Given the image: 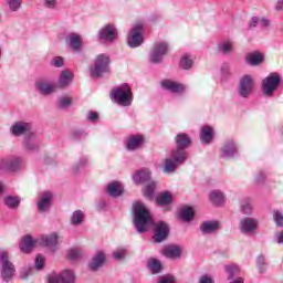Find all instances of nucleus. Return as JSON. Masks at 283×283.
Here are the masks:
<instances>
[{
	"instance_id": "473e14b6",
	"label": "nucleus",
	"mask_w": 283,
	"mask_h": 283,
	"mask_svg": "<svg viewBox=\"0 0 283 283\" xmlns=\"http://www.w3.org/2000/svg\"><path fill=\"white\" fill-rule=\"evenodd\" d=\"M32 249H34V240L32 239V237H23L22 242L20 244V251H22V253H30Z\"/></svg>"
},
{
	"instance_id": "37998d69",
	"label": "nucleus",
	"mask_w": 283,
	"mask_h": 283,
	"mask_svg": "<svg viewBox=\"0 0 283 283\" xmlns=\"http://www.w3.org/2000/svg\"><path fill=\"white\" fill-rule=\"evenodd\" d=\"M241 211L245 216H251V213L253 212V203H251V199H245L241 203Z\"/></svg>"
},
{
	"instance_id": "a18cd8bd",
	"label": "nucleus",
	"mask_w": 283,
	"mask_h": 283,
	"mask_svg": "<svg viewBox=\"0 0 283 283\" xmlns=\"http://www.w3.org/2000/svg\"><path fill=\"white\" fill-rule=\"evenodd\" d=\"M180 67L182 70H191V67H193V60H191V57H189L187 55L181 57Z\"/></svg>"
},
{
	"instance_id": "bb28decb",
	"label": "nucleus",
	"mask_w": 283,
	"mask_h": 283,
	"mask_svg": "<svg viewBox=\"0 0 283 283\" xmlns=\"http://www.w3.org/2000/svg\"><path fill=\"white\" fill-rule=\"evenodd\" d=\"M220 229V222L218 221H205L200 226V231L203 235L216 233Z\"/></svg>"
},
{
	"instance_id": "3c124183",
	"label": "nucleus",
	"mask_w": 283,
	"mask_h": 283,
	"mask_svg": "<svg viewBox=\"0 0 283 283\" xmlns=\"http://www.w3.org/2000/svg\"><path fill=\"white\" fill-rule=\"evenodd\" d=\"M43 266H45V258H43L41 254H38L35 258V270L41 271L43 270Z\"/></svg>"
},
{
	"instance_id": "79ce46f5",
	"label": "nucleus",
	"mask_w": 283,
	"mask_h": 283,
	"mask_svg": "<svg viewBox=\"0 0 283 283\" xmlns=\"http://www.w3.org/2000/svg\"><path fill=\"white\" fill-rule=\"evenodd\" d=\"M22 4L23 0H7V6L10 12H19V10H21Z\"/></svg>"
},
{
	"instance_id": "5701e85b",
	"label": "nucleus",
	"mask_w": 283,
	"mask_h": 283,
	"mask_svg": "<svg viewBox=\"0 0 283 283\" xmlns=\"http://www.w3.org/2000/svg\"><path fill=\"white\" fill-rule=\"evenodd\" d=\"M164 255L168 260H180L182 258V249L180 245H168L164 249Z\"/></svg>"
},
{
	"instance_id": "ddd939ff",
	"label": "nucleus",
	"mask_w": 283,
	"mask_h": 283,
	"mask_svg": "<svg viewBox=\"0 0 283 283\" xmlns=\"http://www.w3.org/2000/svg\"><path fill=\"white\" fill-rule=\"evenodd\" d=\"M239 229L241 233H244L245 235L255 233V230L258 229V221L254 218L244 217L239 222Z\"/></svg>"
},
{
	"instance_id": "1a4fd4ad",
	"label": "nucleus",
	"mask_w": 283,
	"mask_h": 283,
	"mask_svg": "<svg viewBox=\"0 0 283 283\" xmlns=\"http://www.w3.org/2000/svg\"><path fill=\"white\" fill-rule=\"evenodd\" d=\"M76 275L72 270H64L61 273H51L48 277V283H74Z\"/></svg>"
},
{
	"instance_id": "393cba45",
	"label": "nucleus",
	"mask_w": 283,
	"mask_h": 283,
	"mask_svg": "<svg viewBox=\"0 0 283 283\" xmlns=\"http://www.w3.org/2000/svg\"><path fill=\"white\" fill-rule=\"evenodd\" d=\"M23 147L27 151H39V140L34 133L24 137Z\"/></svg>"
},
{
	"instance_id": "9d476101",
	"label": "nucleus",
	"mask_w": 283,
	"mask_h": 283,
	"mask_svg": "<svg viewBox=\"0 0 283 283\" xmlns=\"http://www.w3.org/2000/svg\"><path fill=\"white\" fill-rule=\"evenodd\" d=\"M23 163L19 157H8L0 159V171H9V174H14L19 171Z\"/></svg>"
},
{
	"instance_id": "a19ab883",
	"label": "nucleus",
	"mask_w": 283,
	"mask_h": 283,
	"mask_svg": "<svg viewBox=\"0 0 283 283\" xmlns=\"http://www.w3.org/2000/svg\"><path fill=\"white\" fill-rule=\"evenodd\" d=\"M226 273H228V280H233L240 273V266L237 264L226 265Z\"/></svg>"
},
{
	"instance_id": "2f4dec72",
	"label": "nucleus",
	"mask_w": 283,
	"mask_h": 283,
	"mask_svg": "<svg viewBox=\"0 0 283 283\" xmlns=\"http://www.w3.org/2000/svg\"><path fill=\"white\" fill-rule=\"evenodd\" d=\"M218 51L224 56L233 54V42L231 40H224L218 44Z\"/></svg>"
},
{
	"instance_id": "2eb2a0df",
	"label": "nucleus",
	"mask_w": 283,
	"mask_h": 283,
	"mask_svg": "<svg viewBox=\"0 0 283 283\" xmlns=\"http://www.w3.org/2000/svg\"><path fill=\"white\" fill-rule=\"evenodd\" d=\"M99 41H116V36H118V31L116 30V27L113 24H106L104 25L97 34Z\"/></svg>"
},
{
	"instance_id": "72a5a7b5",
	"label": "nucleus",
	"mask_w": 283,
	"mask_h": 283,
	"mask_svg": "<svg viewBox=\"0 0 283 283\" xmlns=\"http://www.w3.org/2000/svg\"><path fill=\"white\" fill-rule=\"evenodd\" d=\"M4 205L8 209H19V206L21 205V197L7 196L4 198Z\"/></svg>"
},
{
	"instance_id": "864d4df0",
	"label": "nucleus",
	"mask_w": 283,
	"mask_h": 283,
	"mask_svg": "<svg viewBox=\"0 0 283 283\" xmlns=\"http://www.w3.org/2000/svg\"><path fill=\"white\" fill-rule=\"evenodd\" d=\"M67 258L69 260H78L81 258V251H78V249H71L67 252Z\"/></svg>"
},
{
	"instance_id": "e433bc0d",
	"label": "nucleus",
	"mask_w": 283,
	"mask_h": 283,
	"mask_svg": "<svg viewBox=\"0 0 283 283\" xmlns=\"http://www.w3.org/2000/svg\"><path fill=\"white\" fill-rule=\"evenodd\" d=\"M147 266L153 275H157V273L163 271V263L157 259H150L147 263Z\"/></svg>"
},
{
	"instance_id": "5fc2aeb1",
	"label": "nucleus",
	"mask_w": 283,
	"mask_h": 283,
	"mask_svg": "<svg viewBox=\"0 0 283 283\" xmlns=\"http://www.w3.org/2000/svg\"><path fill=\"white\" fill-rule=\"evenodd\" d=\"M83 167H87V157H82L80 160L73 166L74 171H78V169H83Z\"/></svg>"
},
{
	"instance_id": "c756f323",
	"label": "nucleus",
	"mask_w": 283,
	"mask_h": 283,
	"mask_svg": "<svg viewBox=\"0 0 283 283\" xmlns=\"http://www.w3.org/2000/svg\"><path fill=\"white\" fill-rule=\"evenodd\" d=\"M200 140L203 145H210L213 140V129L210 126H203L201 128Z\"/></svg>"
},
{
	"instance_id": "774afa93",
	"label": "nucleus",
	"mask_w": 283,
	"mask_h": 283,
	"mask_svg": "<svg viewBox=\"0 0 283 283\" xmlns=\"http://www.w3.org/2000/svg\"><path fill=\"white\" fill-rule=\"evenodd\" d=\"M230 283H244V279L237 277L235 280L231 281Z\"/></svg>"
},
{
	"instance_id": "7ed1b4c3",
	"label": "nucleus",
	"mask_w": 283,
	"mask_h": 283,
	"mask_svg": "<svg viewBox=\"0 0 283 283\" xmlns=\"http://www.w3.org/2000/svg\"><path fill=\"white\" fill-rule=\"evenodd\" d=\"M111 98L115 99L117 105L122 107H129L134 101V92H132V86L129 84H122L120 86L114 88L111 92Z\"/></svg>"
},
{
	"instance_id": "e2e57ef3",
	"label": "nucleus",
	"mask_w": 283,
	"mask_h": 283,
	"mask_svg": "<svg viewBox=\"0 0 283 283\" xmlns=\"http://www.w3.org/2000/svg\"><path fill=\"white\" fill-rule=\"evenodd\" d=\"M20 277L22 280H28V277H30V268H24L20 273Z\"/></svg>"
},
{
	"instance_id": "412c9836",
	"label": "nucleus",
	"mask_w": 283,
	"mask_h": 283,
	"mask_svg": "<svg viewBox=\"0 0 283 283\" xmlns=\"http://www.w3.org/2000/svg\"><path fill=\"white\" fill-rule=\"evenodd\" d=\"M145 143V138L142 135H133L127 139L126 149L128 151H136V149H140Z\"/></svg>"
},
{
	"instance_id": "58836bf2",
	"label": "nucleus",
	"mask_w": 283,
	"mask_h": 283,
	"mask_svg": "<svg viewBox=\"0 0 283 283\" xmlns=\"http://www.w3.org/2000/svg\"><path fill=\"white\" fill-rule=\"evenodd\" d=\"M193 208L191 207H185L181 208L180 212H179V218H181L184 220V222H191V220H193Z\"/></svg>"
},
{
	"instance_id": "de8ad7c7",
	"label": "nucleus",
	"mask_w": 283,
	"mask_h": 283,
	"mask_svg": "<svg viewBox=\"0 0 283 283\" xmlns=\"http://www.w3.org/2000/svg\"><path fill=\"white\" fill-rule=\"evenodd\" d=\"M70 105H72V97L62 96L59 98L60 109H66Z\"/></svg>"
},
{
	"instance_id": "20e7f679",
	"label": "nucleus",
	"mask_w": 283,
	"mask_h": 283,
	"mask_svg": "<svg viewBox=\"0 0 283 283\" xmlns=\"http://www.w3.org/2000/svg\"><path fill=\"white\" fill-rule=\"evenodd\" d=\"M17 269L10 260V254L7 251H0V275L3 282H10L14 277Z\"/></svg>"
},
{
	"instance_id": "052dcab7",
	"label": "nucleus",
	"mask_w": 283,
	"mask_h": 283,
	"mask_svg": "<svg viewBox=\"0 0 283 283\" xmlns=\"http://www.w3.org/2000/svg\"><path fill=\"white\" fill-rule=\"evenodd\" d=\"M198 283H214L213 279L207 274L201 275Z\"/></svg>"
},
{
	"instance_id": "680f3d73",
	"label": "nucleus",
	"mask_w": 283,
	"mask_h": 283,
	"mask_svg": "<svg viewBox=\"0 0 283 283\" xmlns=\"http://www.w3.org/2000/svg\"><path fill=\"white\" fill-rule=\"evenodd\" d=\"M258 25H260V18L252 17V19L249 23V28H258Z\"/></svg>"
},
{
	"instance_id": "8fccbe9b",
	"label": "nucleus",
	"mask_w": 283,
	"mask_h": 283,
	"mask_svg": "<svg viewBox=\"0 0 283 283\" xmlns=\"http://www.w3.org/2000/svg\"><path fill=\"white\" fill-rule=\"evenodd\" d=\"M125 255H127V249H125V248H118L117 250H115L113 252V258L115 260H123V258H125Z\"/></svg>"
},
{
	"instance_id": "f03ea898",
	"label": "nucleus",
	"mask_w": 283,
	"mask_h": 283,
	"mask_svg": "<svg viewBox=\"0 0 283 283\" xmlns=\"http://www.w3.org/2000/svg\"><path fill=\"white\" fill-rule=\"evenodd\" d=\"M188 155L182 148H174L170 150V157L164 159V166L161 167V171L164 174H176V170L180 165H185Z\"/></svg>"
},
{
	"instance_id": "a878e982",
	"label": "nucleus",
	"mask_w": 283,
	"mask_h": 283,
	"mask_svg": "<svg viewBox=\"0 0 283 283\" xmlns=\"http://www.w3.org/2000/svg\"><path fill=\"white\" fill-rule=\"evenodd\" d=\"M245 62L248 65H252L253 67L262 65V63H264V54L258 51L248 53L245 56Z\"/></svg>"
},
{
	"instance_id": "ea45409f",
	"label": "nucleus",
	"mask_w": 283,
	"mask_h": 283,
	"mask_svg": "<svg viewBox=\"0 0 283 283\" xmlns=\"http://www.w3.org/2000/svg\"><path fill=\"white\" fill-rule=\"evenodd\" d=\"M85 221V213L82 210H75L71 216V224L78 227L82 222Z\"/></svg>"
},
{
	"instance_id": "c03bdc74",
	"label": "nucleus",
	"mask_w": 283,
	"mask_h": 283,
	"mask_svg": "<svg viewBox=\"0 0 283 283\" xmlns=\"http://www.w3.org/2000/svg\"><path fill=\"white\" fill-rule=\"evenodd\" d=\"M156 191V182L155 181H150L144 191V196L146 198H154V192Z\"/></svg>"
},
{
	"instance_id": "0e129e2a",
	"label": "nucleus",
	"mask_w": 283,
	"mask_h": 283,
	"mask_svg": "<svg viewBox=\"0 0 283 283\" xmlns=\"http://www.w3.org/2000/svg\"><path fill=\"white\" fill-rule=\"evenodd\" d=\"M259 25H261V28H269V25H271V21L266 18H261L259 19Z\"/></svg>"
},
{
	"instance_id": "aec40b11",
	"label": "nucleus",
	"mask_w": 283,
	"mask_h": 283,
	"mask_svg": "<svg viewBox=\"0 0 283 283\" xmlns=\"http://www.w3.org/2000/svg\"><path fill=\"white\" fill-rule=\"evenodd\" d=\"M105 253L103 251H98L90 261L88 263V270L96 272L98 269L103 268V264H105Z\"/></svg>"
},
{
	"instance_id": "9b49d317",
	"label": "nucleus",
	"mask_w": 283,
	"mask_h": 283,
	"mask_svg": "<svg viewBox=\"0 0 283 283\" xmlns=\"http://www.w3.org/2000/svg\"><path fill=\"white\" fill-rule=\"evenodd\" d=\"M129 48H140L143 45V25L136 24L127 36Z\"/></svg>"
},
{
	"instance_id": "dca6fc26",
	"label": "nucleus",
	"mask_w": 283,
	"mask_h": 283,
	"mask_svg": "<svg viewBox=\"0 0 283 283\" xmlns=\"http://www.w3.org/2000/svg\"><path fill=\"white\" fill-rule=\"evenodd\" d=\"M66 45L72 52H81L83 50V38L78 33H70L66 35Z\"/></svg>"
},
{
	"instance_id": "4d7b16f0",
	"label": "nucleus",
	"mask_w": 283,
	"mask_h": 283,
	"mask_svg": "<svg viewBox=\"0 0 283 283\" xmlns=\"http://www.w3.org/2000/svg\"><path fill=\"white\" fill-rule=\"evenodd\" d=\"M51 65L54 67H63V57L56 56L52 60Z\"/></svg>"
},
{
	"instance_id": "6e6d98bb",
	"label": "nucleus",
	"mask_w": 283,
	"mask_h": 283,
	"mask_svg": "<svg viewBox=\"0 0 283 283\" xmlns=\"http://www.w3.org/2000/svg\"><path fill=\"white\" fill-rule=\"evenodd\" d=\"M254 182L255 185H264V182H266V175H264V172H259Z\"/></svg>"
},
{
	"instance_id": "09e8293b",
	"label": "nucleus",
	"mask_w": 283,
	"mask_h": 283,
	"mask_svg": "<svg viewBox=\"0 0 283 283\" xmlns=\"http://www.w3.org/2000/svg\"><path fill=\"white\" fill-rule=\"evenodd\" d=\"M256 266L260 273H264V271H266V259L263 255L258 256Z\"/></svg>"
},
{
	"instance_id": "4468645a",
	"label": "nucleus",
	"mask_w": 283,
	"mask_h": 283,
	"mask_svg": "<svg viewBox=\"0 0 283 283\" xmlns=\"http://www.w3.org/2000/svg\"><path fill=\"white\" fill-rule=\"evenodd\" d=\"M169 237V226L165 221H158L155 223V234L154 240L155 242H165Z\"/></svg>"
},
{
	"instance_id": "f8f14e48",
	"label": "nucleus",
	"mask_w": 283,
	"mask_h": 283,
	"mask_svg": "<svg viewBox=\"0 0 283 283\" xmlns=\"http://www.w3.org/2000/svg\"><path fill=\"white\" fill-rule=\"evenodd\" d=\"M10 133L12 136H30L32 133V124L28 122H15L11 128Z\"/></svg>"
},
{
	"instance_id": "f704fd0d",
	"label": "nucleus",
	"mask_w": 283,
	"mask_h": 283,
	"mask_svg": "<svg viewBox=\"0 0 283 283\" xmlns=\"http://www.w3.org/2000/svg\"><path fill=\"white\" fill-rule=\"evenodd\" d=\"M171 200H174V197L169 191L163 192L156 198V202L159 207H166V205H171Z\"/></svg>"
},
{
	"instance_id": "bf43d9fd",
	"label": "nucleus",
	"mask_w": 283,
	"mask_h": 283,
	"mask_svg": "<svg viewBox=\"0 0 283 283\" xmlns=\"http://www.w3.org/2000/svg\"><path fill=\"white\" fill-rule=\"evenodd\" d=\"M87 120H91V123H96V120H98V113L90 112L87 114Z\"/></svg>"
},
{
	"instance_id": "13d9d810",
	"label": "nucleus",
	"mask_w": 283,
	"mask_h": 283,
	"mask_svg": "<svg viewBox=\"0 0 283 283\" xmlns=\"http://www.w3.org/2000/svg\"><path fill=\"white\" fill-rule=\"evenodd\" d=\"M45 8H49L50 10H54L56 6H59V2L56 0H44Z\"/></svg>"
},
{
	"instance_id": "4be33fe9",
	"label": "nucleus",
	"mask_w": 283,
	"mask_h": 283,
	"mask_svg": "<svg viewBox=\"0 0 283 283\" xmlns=\"http://www.w3.org/2000/svg\"><path fill=\"white\" fill-rule=\"evenodd\" d=\"M40 244H42V247H49L52 251H56V247H59V234L53 232L42 237Z\"/></svg>"
},
{
	"instance_id": "cd10ccee",
	"label": "nucleus",
	"mask_w": 283,
	"mask_h": 283,
	"mask_svg": "<svg viewBox=\"0 0 283 283\" xmlns=\"http://www.w3.org/2000/svg\"><path fill=\"white\" fill-rule=\"evenodd\" d=\"M175 143L178 149H188L191 146V137L185 133H179L175 137Z\"/></svg>"
},
{
	"instance_id": "423d86ee",
	"label": "nucleus",
	"mask_w": 283,
	"mask_h": 283,
	"mask_svg": "<svg viewBox=\"0 0 283 283\" xmlns=\"http://www.w3.org/2000/svg\"><path fill=\"white\" fill-rule=\"evenodd\" d=\"M282 84V76L277 72L271 73L262 81V92L264 96H273V92Z\"/></svg>"
},
{
	"instance_id": "6e6552de",
	"label": "nucleus",
	"mask_w": 283,
	"mask_h": 283,
	"mask_svg": "<svg viewBox=\"0 0 283 283\" xmlns=\"http://www.w3.org/2000/svg\"><path fill=\"white\" fill-rule=\"evenodd\" d=\"M253 87H255V82H253V76L244 75L239 81L238 94L241 98H249L253 94Z\"/></svg>"
},
{
	"instance_id": "603ef678",
	"label": "nucleus",
	"mask_w": 283,
	"mask_h": 283,
	"mask_svg": "<svg viewBox=\"0 0 283 283\" xmlns=\"http://www.w3.org/2000/svg\"><path fill=\"white\" fill-rule=\"evenodd\" d=\"M273 219H274L276 227H280V228L283 227V213L282 212H280L279 210L274 211Z\"/></svg>"
},
{
	"instance_id": "b1692460",
	"label": "nucleus",
	"mask_w": 283,
	"mask_h": 283,
	"mask_svg": "<svg viewBox=\"0 0 283 283\" xmlns=\"http://www.w3.org/2000/svg\"><path fill=\"white\" fill-rule=\"evenodd\" d=\"M52 205V192H43L40 200L36 202L38 210L40 213H45Z\"/></svg>"
},
{
	"instance_id": "338daca9",
	"label": "nucleus",
	"mask_w": 283,
	"mask_h": 283,
	"mask_svg": "<svg viewBox=\"0 0 283 283\" xmlns=\"http://www.w3.org/2000/svg\"><path fill=\"white\" fill-rule=\"evenodd\" d=\"M275 10L277 11L283 10V0H279L276 2Z\"/></svg>"
},
{
	"instance_id": "0eeeda50",
	"label": "nucleus",
	"mask_w": 283,
	"mask_h": 283,
	"mask_svg": "<svg viewBox=\"0 0 283 283\" xmlns=\"http://www.w3.org/2000/svg\"><path fill=\"white\" fill-rule=\"evenodd\" d=\"M167 52H169V44L167 42L156 43L149 54L150 63L155 65L163 63Z\"/></svg>"
},
{
	"instance_id": "39448f33",
	"label": "nucleus",
	"mask_w": 283,
	"mask_h": 283,
	"mask_svg": "<svg viewBox=\"0 0 283 283\" xmlns=\"http://www.w3.org/2000/svg\"><path fill=\"white\" fill-rule=\"evenodd\" d=\"M90 72L93 78H101L103 74H107L109 72V56L106 54L97 55L94 66L90 67Z\"/></svg>"
},
{
	"instance_id": "c9c22d12",
	"label": "nucleus",
	"mask_w": 283,
	"mask_h": 283,
	"mask_svg": "<svg viewBox=\"0 0 283 283\" xmlns=\"http://www.w3.org/2000/svg\"><path fill=\"white\" fill-rule=\"evenodd\" d=\"M74 76L70 73V71H62L60 78H59V86L60 87H67L70 83H72V80Z\"/></svg>"
},
{
	"instance_id": "6ab92c4d",
	"label": "nucleus",
	"mask_w": 283,
	"mask_h": 283,
	"mask_svg": "<svg viewBox=\"0 0 283 283\" xmlns=\"http://www.w3.org/2000/svg\"><path fill=\"white\" fill-rule=\"evenodd\" d=\"M35 90L42 96H50V94H54V92H56V85L45 80H40L35 82Z\"/></svg>"
},
{
	"instance_id": "a211bd4d",
	"label": "nucleus",
	"mask_w": 283,
	"mask_h": 283,
	"mask_svg": "<svg viewBox=\"0 0 283 283\" xmlns=\"http://www.w3.org/2000/svg\"><path fill=\"white\" fill-rule=\"evenodd\" d=\"M237 154L238 146H235V143L233 140L226 142L220 149V156L226 160L233 158V156H235Z\"/></svg>"
},
{
	"instance_id": "7c9ffc66",
	"label": "nucleus",
	"mask_w": 283,
	"mask_h": 283,
	"mask_svg": "<svg viewBox=\"0 0 283 283\" xmlns=\"http://www.w3.org/2000/svg\"><path fill=\"white\" fill-rule=\"evenodd\" d=\"M210 202L214 205V207H220V205H224V193L220 190H212L209 195Z\"/></svg>"
},
{
	"instance_id": "c85d7f7f",
	"label": "nucleus",
	"mask_w": 283,
	"mask_h": 283,
	"mask_svg": "<svg viewBox=\"0 0 283 283\" xmlns=\"http://www.w3.org/2000/svg\"><path fill=\"white\" fill-rule=\"evenodd\" d=\"M134 182L140 185V182H149L151 180V172L148 169H142L133 176Z\"/></svg>"
},
{
	"instance_id": "4c0bfd02",
	"label": "nucleus",
	"mask_w": 283,
	"mask_h": 283,
	"mask_svg": "<svg viewBox=\"0 0 283 283\" xmlns=\"http://www.w3.org/2000/svg\"><path fill=\"white\" fill-rule=\"evenodd\" d=\"M107 193L113 198H118V196H123V189L117 181H114L107 186Z\"/></svg>"
},
{
	"instance_id": "49530a36",
	"label": "nucleus",
	"mask_w": 283,
	"mask_h": 283,
	"mask_svg": "<svg viewBox=\"0 0 283 283\" xmlns=\"http://www.w3.org/2000/svg\"><path fill=\"white\" fill-rule=\"evenodd\" d=\"M70 136L72 140H81V138H85V136H87V133L82 129H75L71 132Z\"/></svg>"
},
{
	"instance_id": "f257e3e1",
	"label": "nucleus",
	"mask_w": 283,
	"mask_h": 283,
	"mask_svg": "<svg viewBox=\"0 0 283 283\" xmlns=\"http://www.w3.org/2000/svg\"><path fill=\"white\" fill-rule=\"evenodd\" d=\"M134 211V226L137 233H146L149 231V227L154 224V217L145 207V203L137 201L133 205Z\"/></svg>"
},
{
	"instance_id": "f3484780",
	"label": "nucleus",
	"mask_w": 283,
	"mask_h": 283,
	"mask_svg": "<svg viewBox=\"0 0 283 283\" xmlns=\"http://www.w3.org/2000/svg\"><path fill=\"white\" fill-rule=\"evenodd\" d=\"M163 90H167V92H171L172 94H184L187 87L185 84L174 82L171 80H164L160 82Z\"/></svg>"
},
{
	"instance_id": "69168bd1",
	"label": "nucleus",
	"mask_w": 283,
	"mask_h": 283,
	"mask_svg": "<svg viewBox=\"0 0 283 283\" xmlns=\"http://www.w3.org/2000/svg\"><path fill=\"white\" fill-rule=\"evenodd\" d=\"M277 244H283V230L276 235Z\"/></svg>"
}]
</instances>
